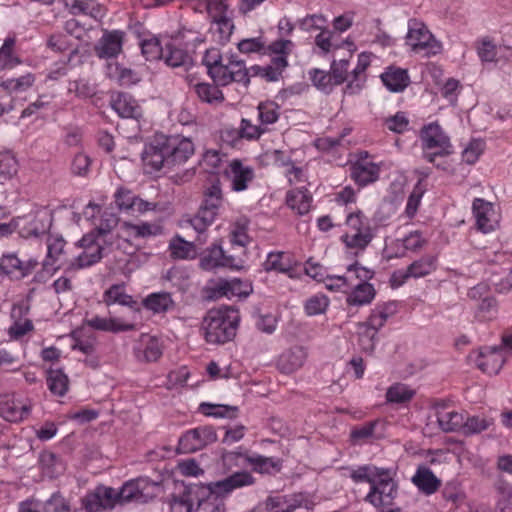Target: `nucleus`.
Wrapping results in <instances>:
<instances>
[{
    "label": "nucleus",
    "mask_w": 512,
    "mask_h": 512,
    "mask_svg": "<svg viewBox=\"0 0 512 512\" xmlns=\"http://www.w3.org/2000/svg\"><path fill=\"white\" fill-rule=\"evenodd\" d=\"M255 478L248 471H236L224 479L208 483H192L186 487L187 495L182 504L191 512L196 504L197 512H226L224 499L234 490L251 486Z\"/></svg>",
    "instance_id": "f257e3e1"
},
{
    "label": "nucleus",
    "mask_w": 512,
    "mask_h": 512,
    "mask_svg": "<svg viewBox=\"0 0 512 512\" xmlns=\"http://www.w3.org/2000/svg\"><path fill=\"white\" fill-rule=\"evenodd\" d=\"M240 323L239 310L234 306L222 305L208 310L201 328L206 342L224 344L236 336Z\"/></svg>",
    "instance_id": "f03ea898"
},
{
    "label": "nucleus",
    "mask_w": 512,
    "mask_h": 512,
    "mask_svg": "<svg viewBox=\"0 0 512 512\" xmlns=\"http://www.w3.org/2000/svg\"><path fill=\"white\" fill-rule=\"evenodd\" d=\"M222 204L221 182L214 178L210 186L204 190V199L197 214L185 221L186 228L190 227L198 234L195 242L204 244L207 241L206 229L214 222Z\"/></svg>",
    "instance_id": "7ed1b4c3"
},
{
    "label": "nucleus",
    "mask_w": 512,
    "mask_h": 512,
    "mask_svg": "<svg viewBox=\"0 0 512 512\" xmlns=\"http://www.w3.org/2000/svg\"><path fill=\"white\" fill-rule=\"evenodd\" d=\"M394 472L390 468L380 471V475L371 486L365 501L376 508H387L393 505L398 495V484L394 480Z\"/></svg>",
    "instance_id": "20e7f679"
},
{
    "label": "nucleus",
    "mask_w": 512,
    "mask_h": 512,
    "mask_svg": "<svg viewBox=\"0 0 512 512\" xmlns=\"http://www.w3.org/2000/svg\"><path fill=\"white\" fill-rule=\"evenodd\" d=\"M420 137L424 150V158L428 162L434 163L436 157H443L452 153L450 139L437 123L424 126L421 130Z\"/></svg>",
    "instance_id": "39448f33"
},
{
    "label": "nucleus",
    "mask_w": 512,
    "mask_h": 512,
    "mask_svg": "<svg viewBox=\"0 0 512 512\" xmlns=\"http://www.w3.org/2000/svg\"><path fill=\"white\" fill-rule=\"evenodd\" d=\"M407 43L413 51H424L426 56L436 55L441 51V44L438 42L424 23L411 19L408 21Z\"/></svg>",
    "instance_id": "423d86ee"
},
{
    "label": "nucleus",
    "mask_w": 512,
    "mask_h": 512,
    "mask_svg": "<svg viewBox=\"0 0 512 512\" xmlns=\"http://www.w3.org/2000/svg\"><path fill=\"white\" fill-rule=\"evenodd\" d=\"M157 487L158 483L151 481L147 477H139L127 481L119 490L116 489V499L119 505L131 501L145 503L154 497L150 489Z\"/></svg>",
    "instance_id": "0eeeda50"
},
{
    "label": "nucleus",
    "mask_w": 512,
    "mask_h": 512,
    "mask_svg": "<svg viewBox=\"0 0 512 512\" xmlns=\"http://www.w3.org/2000/svg\"><path fill=\"white\" fill-rule=\"evenodd\" d=\"M166 158L167 153L164 134H156L153 139L145 145L141 154L145 172L147 174H153L163 168L169 169Z\"/></svg>",
    "instance_id": "6e6552de"
},
{
    "label": "nucleus",
    "mask_w": 512,
    "mask_h": 512,
    "mask_svg": "<svg viewBox=\"0 0 512 512\" xmlns=\"http://www.w3.org/2000/svg\"><path fill=\"white\" fill-rule=\"evenodd\" d=\"M394 312L395 309L393 303L378 305L372 310L369 318L364 324L366 329L360 335V342L365 350L372 351L374 349V339L378 330L384 326L388 317L394 314Z\"/></svg>",
    "instance_id": "1a4fd4ad"
},
{
    "label": "nucleus",
    "mask_w": 512,
    "mask_h": 512,
    "mask_svg": "<svg viewBox=\"0 0 512 512\" xmlns=\"http://www.w3.org/2000/svg\"><path fill=\"white\" fill-rule=\"evenodd\" d=\"M438 258L436 255L426 254L413 261L406 270H396L391 276L393 287L401 286L409 278H422L437 269Z\"/></svg>",
    "instance_id": "9d476101"
},
{
    "label": "nucleus",
    "mask_w": 512,
    "mask_h": 512,
    "mask_svg": "<svg viewBox=\"0 0 512 512\" xmlns=\"http://www.w3.org/2000/svg\"><path fill=\"white\" fill-rule=\"evenodd\" d=\"M85 512H103L112 510L118 504L116 489L105 485H98L81 499Z\"/></svg>",
    "instance_id": "9b49d317"
},
{
    "label": "nucleus",
    "mask_w": 512,
    "mask_h": 512,
    "mask_svg": "<svg viewBox=\"0 0 512 512\" xmlns=\"http://www.w3.org/2000/svg\"><path fill=\"white\" fill-rule=\"evenodd\" d=\"M239 457H244L245 461L252 467V470L260 474H272L280 472L282 461L273 457L262 455H248L237 451H226L222 454V461L225 466H230Z\"/></svg>",
    "instance_id": "f8f14e48"
},
{
    "label": "nucleus",
    "mask_w": 512,
    "mask_h": 512,
    "mask_svg": "<svg viewBox=\"0 0 512 512\" xmlns=\"http://www.w3.org/2000/svg\"><path fill=\"white\" fill-rule=\"evenodd\" d=\"M217 434L211 426H201L187 431L178 442L179 453H193L216 442Z\"/></svg>",
    "instance_id": "ddd939ff"
},
{
    "label": "nucleus",
    "mask_w": 512,
    "mask_h": 512,
    "mask_svg": "<svg viewBox=\"0 0 512 512\" xmlns=\"http://www.w3.org/2000/svg\"><path fill=\"white\" fill-rule=\"evenodd\" d=\"M223 68L217 79V84L225 86L231 82L241 83L247 86L250 82L251 67L246 68L245 61L238 59L236 55L231 54L225 58Z\"/></svg>",
    "instance_id": "4468645a"
},
{
    "label": "nucleus",
    "mask_w": 512,
    "mask_h": 512,
    "mask_svg": "<svg viewBox=\"0 0 512 512\" xmlns=\"http://www.w3.org/2000/svg\"><path fill=\"white\" fill-rule=\"evenodd\" d=\"M169 169L184 164L194 153V145L188 138L164 135Z\"/></svg>",
    "instance_id": "2eb2a0df"
},
{
    "label": "nucleus",
    "mask_w": 512,
    "mask_h": 512,
    "mask_svg": "<svg viewBox=\"0 0 512 512\" xmlns=\"http://www.w3.org/2000/svg\"><path fill=\"white\" fill-rule=\"evenodd\" d=\"M37 265V260H21L16 253H6L0 258L1 273L15 279H22L30 275Z\"/></svg>",
    "instance_id": "dca6fc26"
},
{
    "label": "nucleus",
    "mask_w": 512,
    "mask_h": 512,
    "mask_svg": "<svg viewBox=\"0 0 512 512\" xmlns=\"http://www.w3.org/2000/svg\"><path fill=\"white\" fill-rule=\"evenodd\" d=\"M125 32L122 30H104L102 37L94 46V52L100 59L117 57L122 52Z\"/></svg>",
    "instance_id": "f3484780"
},
{
    "label": "nucleus",
    "mask_w": 512,
    "mask_h": 512,
    "mask_svg": "<svg viewBox=\"0 0 512 512\" xmlns=\"http://www.w3.org/2000/svg\"><path fill=\"white\" fill-rule=\"evenodd\" d=\"M506 362L502 346H486L480 349L475 360L476 366L484 373L496 375Z\"/></svg>",
    "instance_id": "a211bd4d"
},
{
    "label": "nucleus",
    "mask_w": 512,
    "mask_h": 512,
    "mask_svg": "<svg viewBox=\"0 0 512 512\" xmlns=\"http://www.w3.org/2000/svg\"><path fill=\"white\" fill-rule=\"evenodd\" d=\"M84 251L76 258L77 267H89L99 262L103 257L104 243L97 240L95 233H88L80 240Z\"/></svg>",
    "instance_id": "6ab92c4d"
},
{
    "label": "nucleus",
    "mask_w": 512,
    "mask_h": 512,
    "mask_svg": "<svg viewBox=\"0 0 512 512\" xmlns=\"http://www.w3.org/2000/svg\"><path fill=\"white\" fill-rule=\"evenodd\" d=\"M253 291L252 284L248 281L240 279H233L231 281H221L214 288L210 289L207 294V299L215 300L220 297H248Z\"/></svg>",
    "instance_id": "aec40b11"
},
{
    "label": "nucleus",
    "mask_w": 512,
    "mask_h": 512,
    "mask_svg": "<svg viewBox=\"0 0 512 512\" xmlns=\"http://www.w3.org/2000/svg\"><path fill=\"white\" fill-rule=\"evenodd\" d=\"M235 258L224 253L222 247L213 244L206 249L200 257V267L204 270H213L217 267H234Z\"/></svg>",
    "instance_id": "412c9836"
},
{
    "label": "nucleus",
    "mask_w": 512,
    "mask_h": 512,
    "mask_svg": "<svg viewBox=\"0 0 512 512\" xmlns=\"http://www.w3.org/2000/svg\"><path fill=\"white\" fill-rule=\"evenodd\" d=\"M307 352L301 346L284 351L278 358L277 367L285 374H291L301 368L306 361Z\"/></svg>",
    "instance_id": "4be33fe9"
},
{
    "label": "nucleus",
    "mask_w": 512,
    "mask_h": 512,
    "mask_svg": "<svg viewBox=\"0 0 512 512\" xmlns=\"http://www.w3.org/2000/svg\"><path fill=\"white\" fill-rule=\"evenodd\" d=\"M30 412L28 405L17 402L11 395L0 396V416L9 422L23 420Z\"/></svg>",
    "instance_id": "5701e85b"
},
{
    "label": "nucleus",
    "mask_w": 512,
    "mask_h": 512,
    "mask_svg": "<svg viewBox=\"0 0 512 512\" xmlns=\"http://www.w3.org/2000/svg\"><path fill=\"white\" fill-rule=\"evenodd\" d=\"M472 209L478 229L485 233L492 231L496 223V220L493 219L494 210L492 204L484 199L476 198L473 201Z\"/></svg>",
    "instance_id": "b1692460"
},
{
    "label": "nucleus",
    "mask_w": 512,
    "mask_h": 512,
    "mask_svg": "<svg viewBox=\"0 0 512 512\" xmlns=\"http://www.w3.org/2000/svg\"><path fill=\"white\" fill-rule=\"evenodd\" d=\"M288 66L285 56H276L271 59L270 64L266 66L254 65L251 67V75L259 76L267 82L278 81L282 77V73Z\"/></svg>",
    "instance_id": "393cba45"
},
{
    "label": "nucleus",
    "mask_w": 512,
    "mask_h": 512,
    "mask_svg": "<svg viewBox=\"0 0 512 512\" xmlns=\"http://www.w3.org/2000/svg\"><path fill=\"white\" fill-rule=\"evenodd\" d=\"M112 108L123 118L137 119L141 116V108L137 101L127 93H119L112 100Z\"/></svg>",
    "instance_id": "a878e982"
},
{
    "label": "nucleus",
    "mask_w": 512,
    "mask_h": 512,
    "mask_svg": "<svg viewBox=\"0 0 512 512\" xmlns=\"http://www.w3.org/2000/svg\"><path fill=\"white\" fill-rule=\"evenodd\" d=\"M382 82L392 92H401L409 84L410 79L407 70L396 67H388L381 75Z\"/></svg>",
    "instance_id": "bb28decb"
},
{
    "label": "nucleus",
    "mask_w": 512,
    "mask_h": 512,
    "mask_svg": "<svg viewBox=\"0 0 512 512\" xmlns=\"http://www.w3.org/2000/svg\"><path fill=\"white\" fill-rule=\"evenodd\" d=\"M380 168L372 162H357L352 167L351 177L361 186L375 182L379 177Z\"/></svg>",
    "instance_id": "cd10ccee"
},
{
    "label": "nucleus",
    "mask_w": 512,
    "mask_h": 512,
    "mask_svg": "<svg viewBox=\"0 0 512 512\" xmlns=\"http://www.w3.org/2000/svg\"><path fill=\"white\" fill-rule=\"evenodd\" d=\"M87 325L95 330L113 333L131 331L136 328L134 324L122 323L117 318H104L99 316H94L89 319Z\"/></svg>",
    "instance_id": "c85d7f7f"
},
{
    "label": "nucleus",
    "mask_w": 512,
    "mask_h": 512,
    "mask_svg": "<svg viewBox=\"0 0 512 512\" xmlns=\"http://www.w3.org/2000/svg\"><path fill=\"white\" fill-rule=\"evenodd\" d=\"M312 195L307 189H294L287 193V205L299 215H305L310 211Z\"/></svg>",
    "instance_id": "c756f323"
},
{
    "label": "nucleus",
    "mask_w": 512,
    "mask_h": 512,
    "mask_svg": "<svg viewBox=\"0 0 512 512\" xmlns=\"http://www.w3.org/2000/svg\"><path fill=\"white\" fill-rule=\"evenodd\" d=\"M413 483L427 495L435 493L440 487V480L425 467H419L412 478Z\"/></svg>",
    "instance_id": "7c9ffc66"
},
{
    "label": "nucleus",
    "mask_w": 512,
    "mask_h": 512,
    "mask_svg": "<svg viewBox=\"0 0 512 512\" xmlns=\"http://www.w3.org/2000/svg\"><path fill=\"white\" fill-rule=\"evenodd\" d=\"M229 167L232 176V189L235 191L245 190L247 183L253 179V170L249 167H244L238 160L232 161Z\"/></svg>",
    "instance_id": "2f4dec72"
},
{
    "label": "nucleus",
    "mask_w": 512,
    "mask_h": 512,
    "mask_svg": "<svg viewBox=\"0 0 512 512\" xmlns=\"http://www.w3.org/2000/svg\"><path fill=\"white\" fill-rule=\"evenodd\" d=\"M165 63L173 68L187 67L191 64V57L182 48L176 47L172 43H167L164 47L162 58Z\"/></svg>",
    "instance_id": "473e14b6"
},
{
    "label": "nucleus",
    "mask_w": 512,
    "mask_h": 512,
    "mask_svg": "<svg viewBox=\"0 0 512 512\" xmlns=\"http://www.w3.org/2000/svg\"><path fill=\"white\" fill-rule=\"evenodd\" d=\"M373 238L374 233L372 229H366L365 231H358L352 234L347 233L342 236V241L348 249L356 250L355 255H358L359 252L366 249Z\"/></svg>",
    "instance_id": "72a5a7b5"
},
{
    "label": "nucleus",
    "mask_w": 512,
    "mask_h": 512,
    "mask_svg": "<svg viewBox=\"0 0 512 512\" xmlns=\"http://www.w3.org/2000/svg\"><path fill=\"white\" fill-rule=\"evenodd\" d=\"M224 60L223 55L217 48L207 49L203 56L202 63L206 66L208 75L215 83L223 68Z\"/></svg>",
    "instance_id": "f704fd0d"
},
{
    "label": "nucleus",
    "mask_w": 512,
    "mask_h": 512,
    "mask_svg": "<svg viewBox=\"0 0 512 512\" xmlns=\"http://www.w3.org/2000/svg\"><path fill=\"white\" fill-rule=\"evenodd\" d=\"M218 85L198 82L193 84V89L201 101L209 104L220 103L224 100V95Z\"/></svg>",
    "instance_id": "c9c22d12"
},
{
    "label": "nucleus",
    "mask_w": 512,
    "mask_h": 512,
    "mask_svg": "<svg viewBox=\"0 0 512 512\" xmlns=\"http://www.w3.org/2000/svg\"><path fill=\"white\" fill-rule=\"evenodd\" d=\"M47 386L54 395L64 396L69 387L68 376L61 369H49L47 371Z\"/></svg>",
    "instance_id": "e433bc0d"
},
{
    "label": "nucleus",
    "mask_w": 512,
    "mask_h": 512,
    "mask_svg": "<svg viewBox=\"0 0 512 512\" xmlns=\"http://www.w3.org/2000/svg\"><path fill=\"white\" fill-rule=\"evenodd\" d=\"M104 302L108 306L117 303L133 308L137 305V301L125 292L123 285H112L108 290H106L104 293Z\"/></svg>",
    "instance_id": "4c0bfd02"
},
{
    "label": "nucleus",
    "mask_w": 512,
    "mask_h": 512,
    "mask_svg": "<svg viewBox=\"0 0 512 512\" xmlns=\"http://www.w3.org/2000/svg\"><path fill=\"white\" fill-rule=\"evenodd\" d=\"M375 297V289L370 283H358L347 297L349 305L361 306L369 304Z\"/></svg>",
    "instance_id": "58836bf2"
},
{
    "label": "nucleus",
    "mask_w": 512,
    "mask_h": 512,
    "mask_svg": "<svg viewBox=\"0 0 512 512\" xmlns=\"http://www.w3.org/2000/svg\"><path fill=\"white\" fill-rule=\"evenodd\" d=\"M437 422L444 432L463 430L464 417L456 411H437Z\"/></svg>",
    "instance_id": "ea45409f"
},
{
    "label": "nucleus",
    "mask_w": 512,
    "mask_h": 512,
    "mask_svg": "<svg viewBox=\"0 0 512 512\" xmlns=\"http://www.w3.org/2000/svg\"><path fill=\"white\" fill-rule=\"evenodd\" d=\"M143 303L147 309L154 313H161L166 312L173 305V300L169 293L161 292L149 295Z\"/></svg>",
    "instance_id": "a19ab883"
},
{
    "label": "nucleus",
    "mask_w": 512,
    "mask_h": 512,
    "mask_svg": "<svg viewBox=\"0 0 512 512\" xmlns=\"http://www.w3.org/2000/svg\"><path fill=\"white\" fill-rule=\"evenodd\" d=\"M123 228L129 236L134 238H146L149 236H155L161 232L160 226L146 222L140 224L124 222Z\"/></svg>",
    "instance_id": "79ce46f5"
},
{
    "label": "nucleus",
    "mask_w": 512,
    "mask_h": 512,
    "mask_svg": "<svg viewBox=\"0 0 512 512\" xmlns=\"http://www.w3.org/2000/svg\"><path fill=\"white\" fill-rule=\"evenodd\" d=\"M384 469L385 468L374 465H363L359 466L357 469H353L350 473V477L355 483L367 482L371 487L380 475V471Z\"/></svg>",
    "instance_id": "37998d69"
},
{
    "label": "nucleus",
    "mask_w": 512,
    "mask_h": 512,
    "mask_svg": "<svg viewBox=\"0 0 512 512\" xmlns=\"http://www.w3.org/2000/svg\"><path fill=\"white\" fill-rule=\"evenodd\" d=\"M15 45V39L8 37L4 40L2 47L0 48V68L1 69H12L21 63L19 57L14 55L13 49Z\"/></svg>",
    "instance_id": "c03bdc74"
},
{
    "label": "nucleus",
    "mask_w": 512,
    "mask_h": 512,
    "mask_svg": "<svg viewBox=\"0 0 512 512\" xmlns=\"http://www.w3.org/2000/svg\"><path fill=\"white\" fill-rule=\"evenodd\" d=\"M43 512H71L70 501L59 491L54 492L49 499L40 503Z\"/></svg>",
    "instance_id": "a18cd8bd"
},
{
    "label": "nucleus",
    "mask_w": 512,
    "mask_h": 512,
    "mask_svg": "<svg viewBox=\"0 0 512 512\" xmlns=\"http://www.w3.org/2000/svg\"><path fill=\"white\" fill-rule=\"evenodd\" d=\"M414 395L415 391L413 389L403 383H396L388 388L386 399L390 403L402 404L409 402Z\"/></svg>",
    "instance_id": "49530a36"
},
{
    "label": "nucleus",
    "mask_w": 512,
    "mask_h": 512,
    "mask_svg": "<svg viewBox=\"0 0 512 512\" xmlns=\"http://www.w3.org/2000/svg\"><path fill=\"white\" fill-rule=\"evenodd\" d=\"M171 255L178 259H189L196 256L194 242H187L181 237L173 239L170 243Z\"/></svg>",
    "instance_id": "de8ad7c7"
},
{
    "label": "nucleus",
    "mask_w": 512,
    "mask_h": 512,
    "mask_svg": "<svg viewBox=\"0 0 512 512\" xmlns=\"http://www.w3.org/2000/svg\"><path fill=\"white\" fill-rule=\"evenodd\" d=\"M278 104L272 101L260 103L258 106V117L261 125H269L275 123L279 118Z\"/></svg>",
    "instance_id": "09e8293b"
},
{
    "label": "nucleus",
    "mask_w": 512,
    "mask_h": 512,
    "mask_svg": "<svg viewBox=\"0 0 512 512\" xmlns=\"http://www.w3.org/2000/svg\"><path fill=\"white\" fill-rule=\"evenodd\" d=\"M141 51L146 60L153 61L162 58L164 47L157 38L145 39L141 42Z\"/></svg>",
    "instance_id": "8fccbe9b"
},
{
    "label": "nucleus",
    "mask_w": 512,
    "mask_h": 512,
    "mask_svg": "<svg viewBox=\"0 0 512 512\" xmlns=\"http://www.w3.org/2000/svg\"><path fill=\"white\" fill-rule=\"evenodd\" d=\"M202 411L209 416H214L218 418L229 417L233 418L236 416L238 408L236 406H227V405H213L209 403L201 404Z\"/></svg>",
    "instance_id": "3c124183"
},
{
    "label": "nucleus",
    "mask_w": 512,
    "mask_h": 512,
    "mask_svg": "<svg viewBox=\"0 0 512 512\" xmlns=\"http://www.w3.org/2000/svg\"><path fill=\"white\" fill-rule=\"evenodd\" d=\"M213 20L217 27L216 31L218 33V40L222 43L229 41L234 30L232 20L226 15H220L218 18L216 15H213Z\"/></svg>",
    "instance_id": "603ef678"
},
{
    "label": "nucleus",
    "mask_w": 512,
    "mask_h": 512,
    "mask_svg": "<svg viewBox=\"0 0 512 512\" xmlns=\"http://www.w3.org/2000/svg\"><path fill=\"white\" fill-rule=\"evenodd\" d=\"M310 78L313 84L325 93H329L335 85L332 75L319 69L311 71Z\"/></svg>",
    "instance_id": "864d4df0"
},
{
    "label": "nucleus",
    "mask_w": 512,
    "mask_h": 512,
    "mask_svg": "<svg viewBox=\"0 0 512 512\" xmlns=\"http://www.w3.org/2000/svg\"><path fill=\"white\" fill-rule=\"evenodd\" d=\"M485 148L484 141L480 139L472 140L462 153L463 161L467 164H474Z\"/></svg>",
    "instance_id": "5fc2aeb1"
},
{
    "label": "nucleus",
    "mask_w": 512,
    "mask_h": 512,
    "mask_svg": "<svg viewBox=\"0 0 512 512\" xmlns=\"http://www.w3.org/2000/svg\"><path fill=\"white\" fill-rule=\"evenodd\" d=\"M117 223L118 218L113 214H109L107 218H102L100 225L91 233H95L97 240L106 244L108 235Z\"/></svg>",
    "instance_id": "6e6d98bb"
},
{
    "label": "nucleus",
    "mask_w": 512,
    "mask_h": 512,
    "mask_svg": "<svg viewBox=\"0 0 512 512\" xmlns=\"http://www.w3.org/2000/svg\"><path fill=\"white\" fill-rule=\"evenodd\" d=\"M284 253L283 252H272L269 253L267 259L264 263V267L266 271H279L282 273L288 272L291 267L288 263L283 262Z\"/></svg>",
    "instance_id": "4d7b16f0"
},
{
    "label": "nucleus",
    "mask_w": 512,
    "mask_h": 512,
    "mask_svg": "<svg viewBox=\"0 0 512 512\" xmlns=\"http://www.w3.org/2000/svg\"><path fill=\"white\" fill-rule=\"evenodd\" d=\"M329 305V299L325 295H315L309 298L305 304L308 315H317L325 312Z\"/></svg>",
    "instance_id": "13d9d810"
},
{
    "label": "nucleus",
    "mask_w": 512,
    "mask_h": 512,
    "mask_svg": "<svg viewBox=\"0 0 512 512\" xmlns=\"http://www.w3.org/2000/svg\"><path fill=\"white\" fill-rule=\"evenodd\" d=\"M490 426V422L479 416L469 417L464 421L463 433L465 435H471L480 433L486 430Z\"/></svg>",
    "instance_id": "bf43d9fd"
},
{
    "label": "nucleus",
    "mask_w": 512,
    "mask_h": 512,
    "mask_svg": "<svg viewBox=\"0 0 512 512\" xmlns=\"http://www.w3.org/2000/svg\"><path fill=\"white\" fill-rule=\"evenodd\" d=\"M18 163L9 152L0 154V175L10 178L17 173Z\"/></svg>",
    "instance_id": "052dcab7"
},
{
    "label": "nucleus",
    "mask_w": 512,
    "mask_h": 512,
    "mask_svg": "<svg viewBox=\"0 0 512 512\" xmlns=\"http://www.w3.org/2000/svg\"><path fill=\"white\" fill-rule=\"evenodd\" d=\"M477 53L481 61L492 62L496 59V45L488 37H485L477 46Z\"/></svg>",
    "instance_id": "680f3d73"
},
{
    "label": "nucleus",
    "mask_w": 512,
    "mask_h": 512,
    "mask_svg": "<svg viewBox=\"0 0 512 512\" xmlns=\"http://www.w3.org/2000/svg\"><path fill=\"white\" fill-rule=\"evenodd\" d=\"M348 59L334 60L331 65V75L335 85L342 84L347 79Z\"/></svg>",
    "instance_id": "e2e57ef3"
},
{
    "label": "nucleus",
    "mask_w": 512,
    "mask_h": 512,
    "mask_svg": "<svg viewBox=\"0 0 512 512\" xmlns=\"http://www.w3.org/2000/svg\"><path fill=\"white\" fill-rule=\"evenodd\" d=\"M346 223L352 230H354V232L372 229L368 223L367 218L361 211L350 213L347 216Z\"/></svg>",
    "instance_id": "0e129e2a"
},
{
    "label": "nucleus",
    "mask_w": 512,
    "mask_h": 512,
    "mask_svg": "<svg viewBox=\"0 0 512 512\" xmlns=\"http://www.w3.org/2000/svg\"><path fill=\"white\" fill-rule=\"evenodd\" d=\"M90 164L91 159L89 156L83 153H78L72 161V173L78 176H85L89 171Z\"/></svg>",
    "instance_id": "69168bd1"
},
{
    "label": "nucleus",
    "mask_w": 512,
    "mask_h": 512,
    "mask_svg": "<svg viewBox=\"0 0 512 512\" xmlns=\"http://www.w3.org/2000/svg\"><path fill=\"white\" fill-rule=\"evenodd\" d=\"M135 195L125 188H119L115 193V203L117 207L121 210H129L132 209L134 203Z\"/></svg>",
    "instance_id": "338daca9"
},
{
    "label": "nucleus",
    "mask_w": 512,
    "mask_h": 512,
    "mask_svg": "<svg viewBox=\"0 0 512 512\" xmlns=\"http://www.w3.org/2000/svg\"><path fill=\"white\" fill-rule=\"evenodd\" d=\"M386 125L395 133H403L407 129L409 121L403 112H398L386 120Z\"/></svg>",
    "instance_id": "774afa93"
}]
</instances>
